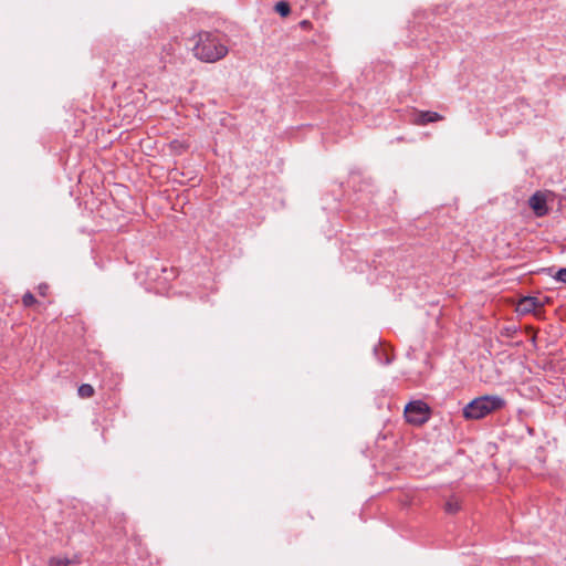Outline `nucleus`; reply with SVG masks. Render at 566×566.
I'll use <instances>...</instances> for the list:
<instances>
[{
	"label": "nucleus",
	"instance_id": "obj_1",
	"mask_svg": "<svg viewBox=\"0 0 566 566\" xmlns=\"http://www.w3.org/2000/svg\"><path fill=\"white\" fill-rule=\"evenodd\" d=\"M192 49L193 55L206 63H214L222 60L229 52L223 35L216 32H200Z\"/></svg>",
	"mask_w": 566,
	"mask_h": 566
},
{
	"label": "nucleus",
	"instance_id": "obj_2",
	"mask_svg": "<svg viewBox=\"0 0 566 566\" xmlns=\"http://www.w3.org/2000/svg\"><path fill=\"white\" fill-rule=\"evenodd\" d=\"M505 406V400L496 395H485L473 399L463 408L467 419H482L489 413L500 410Z\"/></svg>",
	"mask_w": 566,
	"mask_h": 566
},
{
	"label": "nucleus",
	"instance_id": "obj_3",
	"mask_svg": "<svg viewBox=\"0 0 566 566\" xmlns=\"http://www.w3.org/2000/svg\"><path fill=\"white\" fill-rule=\"evenodd\" d=\"M405 419L412 426H422L431 418V408L422 400H413L406 405Z\"/></svg>",
	"mask_w": 566,
	"mask_h": 566
},
{
	"label": "nucleus",
	"instance_id": "obj_4",
	"mask_svg": "<svg viewBox=\"0 0 566 566\" xmlns=\"http://www.w3.org/2000/svg\"><path fill=\"white\" fill-rule=\"evenodd\" d=\"M528 206L534 211L536 217H544L548 213L546 195L542 191H536L528 199Z\"/></svg>",
	"mask_w": 566,
	"mask_h": 566
},
{
	"label": "nucleus",
	"instance_id": "obj_5",
	"mask_svg": "<svg viewBox=\"0 0 566 566\" xmlns=\"http://www.w3.org/2000/svg\"><path fill=\"white\" fill-rule=\"evenodd\" d=\"M538 306H541L538 298L525 296L520 300L517 304V312L521 314H528L534 312Z\"/></svg>",
	"mask_w": 566,
	"mask_h": 566
},
{
	"label": "nucleus",
	"instance_id": "obj_6",
	"mask_svg": "<svg viewBox=\"0 0 566 566\" xmlns=\"http://www.w3.org/2000/svg\"><path fill=\"white\" fill-rule=\"evenodd\" d=\"M442 119H443V116L440 115L439 113L424 111V112H419L416 115L415 123L418 125H427L429 123H434V122H439Z\"/></svg>",
	"mask_w": 566,
	"mask_h": 566
},
{
	"label": "nucleus",
	"instance_id": "obj_7",
	"mask_svg": "<svg viewBox=\"0 0 566 566\" xmlns=\"http://www.w3.org/2000/svg\"><path fill=\"white\" fill-rule=\"evenodd\" d=\"M460 502L455 496H451L444 505V510L449 514H455L460 511Z\"/></svg>",
	"mask_w": 566,
	"mask_h": 566
},
{
	"label": "nucleus",
	"instance_id": "obj_8",
	"mask_svg": "<svg viewBox=\"0 0 566 566\" xmlns=\"http://www.w3.org/2000/svg\"><path fill=\"white\" fill-rule=\"evenodd\" d=\"M77 392L82 398H90L94 395V388L88 384H83L78 387Z\"/></svg>",
	"mask_w": 566,
	"mask_h": 566
},
{
	"label": "nucleus",
	"instance_id": "obj_9",
	"mask_svg": "<svg viewBox=\"0 0 566 566\" xmlns=\"http://www.w3.org/2000/svg\"><path fill=\"white\" fill-rule=\"evenodd\" d=\"M275 11L282 17H286L291 12L290 4L285 1H280L275 4Z\"/></svg>",
	"mask_w": 566,
	"mask_h": 566
},
{
	"label": "nucleus",
	"instance_id": "obj_10",
	"mask_svg": "<svg viewBox=\"0 0 566 566\" xmlns=\"http://www.w3.org/2000/svg\"><path fill=\"white\" fill-rule=\"evenodd\" d=\"M22 302L24 306H32L33 304L36 303V298L32 293L28 292L23 295Z\"/></svg>",
	"mask_w": 566,
	"mask_h": 566
},
{
	"label": "nucleus",
	"instance_id": "obj_11",
	"mask_svg": "<svg viewBox=\"0 0 566 566\" xmlns=\"http://www.w3.org/2000/svg\"><path fill=\"white\" fill-rule=\"evenodd\" d=\"M554 279L557 280L558 282L566 284V268L559 269L555 273Z\"/></svg>",
	"mask_w": 566,
	"mask_h": 566
},
{
	"label": "nucleus",
	"instance_id": "obj_12",
	"mask_svg": "<svg viewBox=\"0 0 566 566\" xmlns=\"http://www.w3.org/2000/svg\"><path fill=\"white\" fill-rule=\"evenodd\" d=\"M69 563H70L69 559H62V558H57V557H52L50 559L51 566H67Z\"/></svg>",
	"mask_w": 566,
	"mask_h": 566
},
{
	"label": "nucleus",
	"instance_id": "obj_13",
	"mask_svg": "<svg viewBox=\"0 0 566 566\" xmlns=\"http://www.w3.org/2000/svg\"><path fill=\"white\" fill-rule=\"evenodd\" d=\"M378 360L380 364H384V365H389L391 363V357L388 353H385V358H380L378 357Z\"/></svg>",
	"mask_w": 566,
	"mask_h": 566
},
{
	"label": "nucleus",
	"instance_id": "obj_14",
	"mask_svg": "<svg viewBox=\"0 0 566 566\" xmlns=\"http://www.w3.org/2000/svg\"><path fill=\"white\" fill-rule=\"evenodd\" d=\"M374 353L377 356V358L380 357V358L384 359L385 358V353H387V352L385 349H382V348L375 347Z\"/></svg>",
	"mask_w": 566,
	"mask_h": 566
},
{
	"label": "nucleus",
	"instance_id": "obj_15",
	"mask_svg": "<svg viewBox=\"0 0 566 566\" xmlns=\"http://www.w3.org/2000/svg\"><path fill=\"white\" fill-rule=\"evenodd\" d=\"M39 289H40V293L42 295H44V293H45L44 291L46 290V286H40Z\"/></svg>",
	"mask_w": 566,
	"mask_h": 566
}]
</instances>
